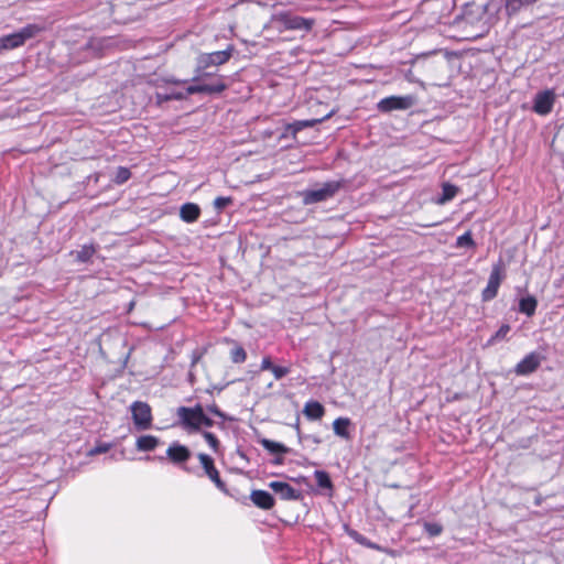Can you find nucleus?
Returning <instances> with one entry per match:
<instances>
[{
    "mask_svg": "<svg viewBox=\"0 0 564 564\" xmlns=\"http://www.w3.org/2000/svg\"><path fill=\"white\" fill-rule=\"evenodd\" d=\"M272 367H273V364L271 361V357L270 356L263 357L262 361H261V365H260V369L262 371H264V370H270L271 371Z\"/></svg>",
    "mask_w": 564,
    "mask_h": 564,
    "instance_id": "ea45409f",
    "label": "nucleus"
},
{
    "mask_svg": "<svg viewBox=\"0 0 564 564\" xmlns=\"http://www.w3.org/2000/svg\"><path fill=\"white\" fill-rule=\"evenodd\" d=\"M155 99L156 104L161 106L170 100H184L186 99V94H183V91H173L171 94L156 93Z\"/></svg>",
    "mask_w": 564,
    "mask_h": 564,
    "instance_id": "cd10ccee",
    "label": "nucleus"
},
{
    "mask_svg": "<svg viewBox=\"0 0 564 564\" xmlns=\"http://www.w3.org/2000/svg\"><path fill=\"white\" fill-rule=\"evenodd\" d=\"M555 95L552 90L539 91L533 99V111L540 116L549 115L554 106Z\"/></svg>",
    "mask_w": 564,
    "mask_h": 564,
    "instance_id": "f8f14e48",
    "label": "nucleus"
},
{
    "mask_svg": "<svg viewBox=\"0 0 564 564\" xmlns=\"http://www.w3.org/2000/svg\"><path fill=\"white\" fill-rule=\"evenodd\" d=\"M204 413V408L200 403L195 406H180L176 410V415L180 425L188 432L200 431V417Z\"/></svg>",
    "mask_w": 564,
    "mask_h": 564,
    "instance_id": "7ed1b4c3",
    "label": "nucleus"
},
{
    "mask_svg": "<svg viewBox=\"0 0 564 564\" xmlns=\"http://www.w3.org/2000/svg\"><path fill=\"white\" fill-rule=\"evenodd\" d=\"M234 47L228 46L226 50L212 53H202L196 57L195 72H203L212 67L226 64L232 56Z\"/></svg>",
    "mask_w": 564,
    "mask_h": 564,
    "instance_id": "20e7f679",
    "label": "nucleus"
},
{
    "mask_svg": "<svg viewBox=\"0 0 564 564\" xmlns=\"http://www.w3.org/2000/svg\"><path fill=\"white\" fill-rule=\"evenodd\" d=\"M350 425V420L348 417H338L333 422L334 433L345 440L350 438V434L348 432V426Z\"/></svg>",
    "mask_w": 564,
    "mask_h": 564,
    "instance_id": "a878e982",
    "label": "nucleus"
},
{
    "mask_svg": "<svg viewBox=\"0 0 564 564\" xmlns=\"http://www.w3.org/2000/svg\"><path fill=\"white\" fill-rule=\"evenodd\" d=\"M271 372L273 373V376L276 380H280L290 373V368L273 365Z\"/></svg>",
    "mask_w": 564,
    "mask_h": 564,
    "instance_id": "4c0bfd02",
    "label": "nucleus"
},
{
    "mask_svg": "<svg viewBox=\"0 0 564 564\" xmlns=\"http://www.w3.org/2000/svg\"><path fill=\"white\" fill-rule=\"evenodd\" d=\"M462 22L476 30L475 36H480L489 29L487 3L473 2L466 4L462 14Z\"/></svg>",
    "mask_w": 564,
    "mask_h": 564,
    "instance_id": "f257e3e1",
    "label": "nucleus"
},
{
    "mask_svg": "<svg viewBox=\"0 0 564 564\" xmlns=\"http://www.w3.org/2000/svg\"><path fill=\"white\" fill-rule=\"evenodd\" d=\"M96 253V247L91 245H84L79 250L72 251L77 262L87 263Z\"/></svg>",
    "mask_w": 564,
    "mask_h": 564,
    "instance_id": "b1692460",
    "label": "nucleus"
},
{
    "mask_svg": "<svg viewBox=\"0 0 564 564\" xmlns=\"http://www.w3.org/2000/svg\"><path fill=\"white\" fill-rule=\"evenodd\" d=\"M458 192V187L451 184V183H444L442 185V196L437 199V203L443 205L449 200H452Z\"/></svg>",
    "mask_w": 564,
    "mask_h": 564,
    "instance_id": "bb28decb",
    "label": "nucleus"
},
{
    "mask_svg": "<svg viewBox=\"0 0 564 564\" xmlns=\"http://www.w3.org/2000/svg\"><path fill=\"white\" fill-rule=\"evenodd\" d=\"M303 414L312 421L321 420L325 414V408L318 401H308L304 405Z\"/></svg>",
    "mask_w": 564,
    "mask_h": 564,
    "instance_id": "6ab92c4d",
    "label": "nucleus"
},
{
    "mask_svg": "<svg viewBox=\"0 0 564 564\" xmlns=\"http://www.w3.org/2000/svg\"><path fill=\"white\" fill-rule=\"evenodd\" d=\"M230 359L234 364H242L247 359V352L245 348L240 345H235L230 349Z\"/></svg>",
    "mask_w": 564,
    "mask_h": 564,
    "instance_id": "c756f323",
    "label": "nucleus"
},
{
    "mask_svg": "<svg viewBox=\"0 0 564 564\" xmlns=\"http://www.w3.org/2000/svg\"><path fill=\"white\" fill-rule=\"evenodd\" d=\"M200 419H202L200 420V427L202 426L212 427L214 425V423H215L209 416L206 415L205 412L203 413Z\"/></svg>",
    "mask_w": 564,
    "mask_h": 564,
    "instance_id": "a19ab883",
    "label": "nucleus"
},
{
    "mask_svg": "<svg viewBox=\"0 0 564 564\" xmlns=\"http://www.w3.org/2000/svg\"><path fill=\"white\" fill-rule=\"evenodd\" d=\"M231 202H232L231 197L218 196L214 200V207H215V209L220 212L224 208H226L229 204H231Z\"/></svg>",
    "mask_w": 564,
    "mask_h": 564,
    "instance_id": "e433bc0d",
    "label": "nucleus"
},
{
    "mask_svg": "<svg viewBox=\"0 0 564 564\" xmlns=\"http://www.w3.org/2000/svg\"><path fill=\"white\" fill-rule=\"evenodd\" d=\"M130 177H131L130 170L124 166H119L117 169L116 175L113 177V182L117 185H121V184L126 183L127 181H129Z\"/></svg>",
    "mask_w": 564,
    "mask_h": 564,
    "instance_id": "2f4dec72",
    "label": "nucleus"
},
{
    "mask_svg": "<svg viewBox=\"0 0 564 564\" xmlns=\"http://www.w3.org/2000/svg\"><path fill=\"white\" fill-rule=\"evenodd\" d=\"M200 216V208L197 204L185 203L180 208V217L183 221L191 224L196 221Z\"/></svg>",
    "mask_w": 564,
    "mask_h": 564,
    "instance_id": "a211bd4d",
    "label": "nucleus"
},
{
    "mask_svg": "<svg viewBox=\"0 0 564 564\" xmlns=\"http://www.w3.org/2000/svg\"><path fill=\"white\" fill-rule=\"evenodd\" d=\"M274 465H282L284 463V458L282 457V455L275 457L272 462Z\"/></svg>",
    "mask_w": 564,
    "mask_h": 564,
    "instance_id": "37998d69",
    "label": "nucleus"
},
{
    "mask_svg": "<svg viewBox=\"0 0 564 564\" xmlns=\"http://www.w3.org/2000/svg\"><path fill=\"white\" fill-rule=\"evenodd\" d=\"M295 430H296V432H297V436H299V438H300V441H301V440H302V433H301V430H300V425H299V423H296V424H295Z\"/></svg>",
    "mask_w": 564,
    "mask_h": 564,
    "instance_id": "49530a36",
    "label": "nucleus"
},
{
    "mask_svg": "<svg viewBox=\"0 0 564 564\" xmlns=\"http://www.w3.org/2000/svg\"><path fill=\"white\" fill-rule=\"evenodd\" d=\"M160 444V438L154 435H141L137 438L135 448L139 452H151L154 451Z\"/></svg>",
    "mask_w": 564,
    "mask_h": 564,
    "instance_id": "aec40b11",
    "label": "nucleus"
},
{
    "mask_svg": "<svg viewBox=\"0 0 564 564\" xmlns=\"http://www.w3.org/2000/svg\"><path fill=\"white\" fill-rule=\"evenodd\" d=\"M41 31L35 24H28L18 32L0 37V50H13L25 43L26 40L34 37Z\"/></svg>",
    "mask_w": 564,
    "mask_h": 564,
    "instance_id": "39448f33",
    "label": "nucleus"
},
{
    "mask_svg": "<svg viewBox=\"0 0 564 564\" xmlns=\"http://www.w3.org/2000/svg\"><path fill=\"white\" fill-rule=\"evenodd\" d=\"M502 279V264L501 261H499L497 264L492 267L487 286L484 289L481 293L484 302L491 301L497 296Z\"/></svg>",
    "mask_w": 564,
    "mask_h": 564,
    "instance_id": "9d476101",
    "label": "nucleus"
},
{
    "mask_svg": "<svg viewBox=\"0 0 564 564\" xmlns=\"http://www.w3.org/2000/svg\"><path fill=\"white\" fill-rule=\"evenodd\" d=\"M423 528L430 536H437L443 532L442 524L437 522H424Z\"/></svg>",
    "mask_w": 564,
    "mask_h": 564,
    "instance_id": "f704fd0d",
    "label": "nucleus"
},
{
    "mask_svg": "<svg viewBox=\"0 0 564 564\" xmlns=\"http://www.w3.org/2000/svg\"><path fill=\"white\" fill-rule=\"evenodd\" d=\"M345 180H333L322 184L318 188L306 189L302 193L305 205H313L333 198L344 186Z\"/></svg>",
    "mask_w": 564,
    "mask_h": 564,
    "instance_id": "f03ea898",
    "label": "nucleus"
},
{
    "mask_svg": "<svg viewBox=\"0 0 564 564\" xmlns=\"http://www.w3.org/2000/svg\"><path fill=\"white\" fill-rule=\"evenodd\" d=\"M538 1L539 0H505V10L510 17L519 13L522 9H525Z\"/></svg>",
    "mask_w": 564,
    "mask_h": 564,
    "instance_id": "412c9836",
    "label": "nucleus"
},
{
    "mask_svg": "<svg viewBox=\"0 0 564 564\" xmlns=\"http://www.w3.org/2000/svg\"><path fill=\"white\" fill-rule=\"evenodd\" d=\"M510 325L509 324H502L499 329L491 336L489 339V344H494L496 341L502 340L507 337L508 333L510 332Z\"/></svg>",
    "mask_w": 564,
    "mask_h": 564,
    "instance_id": "72a5a7b5",
    "label": "nucleus"
},
{
    "mask_svg": "<svg viewBox=\"0 0 564 564\" xmlns=\"http://www.w3.org/2000/svg\"><path fill=\"white\" fill-rule=\"evenodd\" d=\"M318 120H300L294 121L293 123H289L285 127V131L283 133L284 137H293L295 138L296 134L303 130L304 128L313 127Z\"/></svg>",
    "mask_w": 564,
    "mask_h": 564,
    "instance_id": "4be33fe9",
    "label": "nucleus"
},
{
    "mask_svg": "<svg viewBox=\"0 0 564 564\" xmlns=\"http://www.w3.org/2000/svg\"><path fill=\"white\" fill-rule=\"evenodd\" d=\"M227 89V85L224 82L223 76H218L217 79L210 84H196V85H189L186 87L185 91L183 94H186V98L189 95L195 94H221Z\"/></svg>",
    "mask_w": 564,
    "mask_h": 564,
    "instance_id": "9b49d317",
    "label": "nucleus"
},
{
    "mask_svg": "<svg viewBox=\"0 0 564 564\" xmlns=\"http://www.w3.org/2000/svg\"><path fill=\"white\" fill-rule=\"evenodd\" d=\"M534 502H535V506H540V505H541V502H542V497H541V496H538V497L535 498V501H534Z\"/></svg>",
    "mask_w": 564,
    "mask_h": 564,
    "instance_id": "de8ad7c7",
    "label": "nucleus"
},
{
    "mask_svg": "<svg viewBox=\"0 0 564 564\" xmlns=\"http://www.w3.org/2000/svg\"><path fill=\"white\" fill-rule=\"evenodd\" d=\"M541 365V357L538 352H530L514 368L518 376H528L534 372Z\"/></svg>",
    "mask_w": 564,
    "mask_h": 564,
    "instance_id": "2eb2a0df",
    "label": "nucleus"
},
{
    "mask_svg": "<svg viewBox=\"0 0 564 564\" xmlns=\"http://www.w3.org/2000/svg\"><path fill=\"white\" fill-rule=\"evenodd\" d=\"M183 469H184L185 471H187V473H194V470H192L191 468H188V467H186V466H184V467H183Z\"/></svg>",
    "mask_w": 564,
    "mask_h": 564,
    "instance_id": "09e8293b",
    "label": "nucleus"
},
{
    "mask_svg": "<svg viewBox=\"0 0 564 564\" xmlns=\"http://www.w3.org/2000/svg\"><path fill=\"white\" fill-rule=\"evenodd\" d=\"M314 477L316 479L317 486L323 489H333V482L332 479L325 470H315Z\"/></svg>",
    "mask_w": 564,
    "mask_h": 564,
    "instance_id": "c85d7f7f",
    "label": "nucleus"
},
{
    "mask_svg": "<svg viewBox=\"0 0 564 564\" xmlns=\"http://www.w3.org/2000/svg\"><path fill=\"white\" fill-rule=\"evenodd\" d=\"M195 75L194 77L192 78V82H200L205 78H208V77H212V76H215L216 73L215 72H209L208 69H204L203 72H195Z\"/></svg>",
    "mask_w": 564,
    "mask_h": 564,
    "instance_id": "58836bf2",
    "label": "nucleus"
},
{
    "mask_svg": "<svg viewBox=\"0 0 564 564\" xmlns=\"http://www.w3.org/2000/svg\"><path fill=\"white\" fill-rule=\"evenodd\" d=\"M456 247L457 248H475L476 242L473 239L471 232L466 231L465 234L457 237Z\"/></svg>",
    "mask_w": 564,
    "mask_h": 564,
    "instance_id": "7c9ffc66",
    "label": "nucleus"
},
{
    "mask_svg": "<svg viewBox=\"0 0 564 564\" xmlns=\"http://www.w3.org/2000/svg\"><path fill=\"white\" fill-rule=\"evenodd\" d=\"M169 83L171 84H174V85H180V84H184V83H187V80H180V79H169L167 80Z\"/></svg>",
    "mask_w": 564,
    "mask_h": 564,
    "instance_id": "c03bdc74",
    "label": "nucleus"
},
{
    "mask_svg": "<svg viewBox=\"0 0 564 564\" xmlns=\"http://www.w3.org/2000/svg\"><path fill=\"white\" fill-rule=\"evenodd\" d=\"M259 443L271 454L283 455L291 452V448L286 447L284 444L269 438H261Z\"/></svg>",
    "mask_w": 564,
    "mask_h": 564,
    "instance_id": "5701e85b",
    "label": "nucleus"
},
{
    "mask_svg": "<svg viewBox=\"0 0 564 564\" xmlns=\"http://www.w3.org/2000/svg\"><path fill=\"white\" fill-rule=\"evenodd\" d=\"M132 420L137 430H148L152 424L151 408L148 403L135 401L131 404Z\"/></svg>",
    "mask_w": 564,
    "mask_h": 564,
    "instance_id": "6e6552de",
    "label": "nucleus"
},
{
    "mask_svg": "<svg viewBox=\"0 0 564 564\" xmlns=\"http://www.w3.org/2000/svg\"><path fill=\"white\" fill-rule=\"evenodd\" d=\"M306 437L312 440L315 444H319L321 443V440L317 436L308 435Z\"/></svg>",
    "mask_w": 564,
    "mask_h": 564,
    "instance_id": "a18cd8bd",
    "label": "nucleus"
},
{
    "mask_svg": "<svg viewBox=\"0 0 564 564\" xmlns=\"http://www.w3.org/2000/svg\"><path fill=\"white\" fill-rule=\"evenodd\" d=\"M202 435L203 437L205 438V441L207 442V444L209 445V447L215 452V453H218L219 449H220V442L219 440L216 437V435L212 432H207V431H203L202 432Z\"/></svg>",
    "mask_w": 564,
    "mask_h": 564,
    "instance_id": "473e14b6",
    "label": "nucleus"
},
{
    "mask_svg": "<svg viewBox=\"0 0 564 564\" xmlns=\"http://www.w3.org/2000/svg\"><path fill=\"white\" fill-rule=\"evenodd\" d=\"M346 532L356 543H358L365 547L386 553L392 557H394L397 555L394 550L383 547L375 542H371L368 538H366L365 535H362L355 529L347 528Z\"/></svg>",
    "mask_w": 564,
    "mask_h": 564,
    "instance_id": "dca6fc26",
    "label": "nucleus"
},
{
    "mask_svg": "<svg viewBox=\"0 0 564 564\" xmlns=\"http://www.w3.org/2000/svg\"><path fill=\"white\" fill-rule=\"evenodd\" d=\"M207 412L216 415L217 417L221 419L223 421H232L234 419L229 415H227L225 412H223L216 403L208 404L206 406Z\"/></svg>",
    "mask_w": 564,
    "mask_h": 564,
    "instance_id": "c9c22d12",
    "label": "nucleus"
},
{
    "mask_svg": "<svg viewBox=\"0 0 564 564\" xmlns=\"http://www.w3.org/2000/svg\"><path fill=\"white\" fill-rule=\"evenodd\" d=\"M197 458L203 468V475L206 476L216 488L225 495H229L226 482L220 478L219 471L215 466V462L212 456L205 453H198Z\"/></svg>",
    "mask_w": 564,
    "mask_h": 564,
    "instance_id": "423d86ee",
    "label": "nucleus"
},
{
    "mask_svg": "<svg viewBox=\"0 0 564 564\" xmlns=\"http://www.w3.org/2000/svg\"><path fill=\"white\" fill-rule=\"evenodd\" d=\"M269 488L279 495L282 500L297 501L303 498L302 491L284 481H271Z\"/></svg>",
    "mask_w": 564,
    "mask_h": 564,
    "instance_id": "ddd939ff",
    "label": "nucleus"
},
{
    "mask_svg": "<svg viewBox=\"0 0 564 564\" xmlns=\"http://www.w3.org/2000/svg\"><path fill=\"white\" fill-rule=\"evenodd\" d=\"M192 456V452L185 445L173 442L166 449V458L174 465L185 464Z\"/></svg>",
    "mask_w": 564,
    "mask_h": 564,
    "instance_id": "4468645a",
    "label": "nucleus"
},
{
    "mask_svg": "<svg viewBox=\"0 0 564 564\" xmlns=\"http://www.w3.org/2000/svg\"><path fill=\"white\" fill-rule=\"evenodd\" d=\"M250 499L254 506L263 510H270L274 506V497L265 490H252Z\"/></svg>",
    "mask_w": 564,
    "mask_h": 564,
    "instance_id": "f3484780",
    "label": "nucleus"
},
{
    "mask_svg": "<svg viewBox=\"0 0 564 564\" xmlns=\"http://www.w3.org/2000/svg\"><path fill=\"white\" fill-rule=\"evenodd\" d=\"M538 306V301L534 296L528 295L522 297L519 302V312L527 316H533Z\"/></svg>",
    "mask_w": 564,
    "mask_h": 564,
    "instance_id": "393cba45",
    "label": "nucleus"
},
{
    "mask_svg": "<svg viewBox=\"0 0 564 564\" xmlns=\"http://www.w3.org/2000/svg\"><path fill=\"white\" fill-rule=\"evenodd\" d=\"M416 104V97L413 95L405 96H389L382 98L377 104V109L380 112H391L393 110H408Z\"/></svg>",
    "mask_w": 564,
    "mask_h": 564,
    "instance_id": "0eeeda50",
    "label": "nucleus"
},
{
    "mask_svg": "<svg viewBox=\"0 0 564 564\" xmlns=\"http://www.w3.org/2000/svg\"><path fill=\"white\" fill-rule=\"evenodd\" d=\"M108 449V446L105 445V446H98L96 447L94 451H91L93 453H104Z\"/></svg>",
    "mask_w": 564,
    "mask_h": 564,
    "instance_id": "79ce46f5",
    "label": "nucleus"
},
{
    "mask_svg": "<svg viewBox=\"0 0 564 564\" xmlns=\"http://www.w3.org/2000/svg\"><path fill=\"white\" fill-rule=\"evenodd\" d=\"M275 21L281 24L284 30H304L310 31L314 25L313 19L303 18L292 13H279Z\"/></svg>",
    "mask_w": 564,
    "mask_h": 564,
    "instance_id": "1a4fd4ad",
    "label": "nucleus"
}]
</instances>
